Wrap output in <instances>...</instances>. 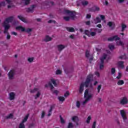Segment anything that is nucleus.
I'll return each instance as SVG.
<instances>
[{
    "mask_svg": "<svg viewBox=\"0 0 128 128\" xmlns=\"http://www.w3.org/2000/svg\"><path fill=\"white\" fill-rule=\"evenodd\" d=\"M92 74H90L88 76L86 81L84 84L82 83L80 84V88H79V92L80 94H82V92H84V86H85L86 88H92Z\"/></svg>",
    "mask_w": 128,
    "mask_h": 128,
    "instance_id": "f257e3e1",
    "label": "nucleus"
},
{
    "mask_svg": "<svg viewBox=\"0 0 128 128\" xmlns=\"http://www.w3.org/2000/svg\"><path fill=\"white\" fill-rule=\"evenodd\" d=\"M84 98L85 100L82 102L83 106L86 104H88V102H90L92 98V94L89 93L88 90H86L84 94Z\"/></svg>",
    "mask_w": 128,
    "mask_h": 128,
    "instance_id": "f03ea898",
    "label": "nucleus"
},
{
    "mask_svg": "<svg viewBox=\"0 0 128 128\" xmlns=\"http://www.w3.org/2000/svg\"><path fill=\"white\" fill-rule=\"evenodd\" d=\"M45 86L46 88H50L54 94H56V96H58V94L60 92L58 90H52V88H54V86H52V83H50V82L46 84Z\"/></svg>",
    "mask_w": 128,
    "mask_h": 128,
    "instance_id": "7ed1b4c3",
    "label": "nucleus"
},
{
    "mask_svg": "<svg viewBox=\"0 0 128 128\" xmlns=\"http://www.w3.org/2000/svg\"><path fill=\"white\" fill-rule=\"evenodd\" d=\"M30 92L32 94H34V92H37L36 95L34 96V98L36 99L38 98H40V91L38 88H34L30 90Z\"/></svg>",
    "mask_w": 128,
    "mask_h": 128,
    "instance_id": "20e7f679",
    "label": "nucleus"
},
{
    "mask_svg": "<svg viewBox=\"0 0 128 128\" xmlns=\"http://www.w3.org/2000/svg\"><path fill=\"white\" fill-rule=\"evenodd\" d=\"M29 114H28L27 115H26L24 117V120H22V122L21 123H20V124H19V127L18 128H24V122H26V120H28V116H29Z\"/></svg>",
    "mask_w": 128,
    "mask_h": 128,
    "instance_id": "39448f33",
    "label": "nucleus"
},
{
    "mask_svg": "<svg viewBox=\"0 0 128 128\" xmlns=\"http://www.w3.org/2000/svg\"><path fill=\"white\" fill-rule=\"evenodd\" d=\"M64 14H69L72 20H74V16H76L74 13L72 11H70V10H64Z\"/></svg>",
    "mask_w": 128,
    "mask_h": 128,
    "instance_id": "423d86ee",
    "label": "nucleus"
},
{
    "mask_svg": "<svg viewBox=\"0 0 128 128\" xmlns=\"http://www.w3.org/2000/svg\"><path fill=\"white\" fill-rule=\"evenodd\" d=\"M108 57V56L106 54H104L102 58H100L101 63L100 64V70H102L104 68V60Z\"/></svg>",
    "mask_w": 128,
    "mask_h": 128,
    "instance_id": "0eeeda50",
    "label": "nucleus"
},
{
    "mask_svg": "<svg viewBox=\"0 0 128 128\" xmlns=\"http://www.w3.org/2000/svg\"><path fill=\"white\" fill-rule=\"evenodd\" d=\"M72 120L76 124V126H80L78 122H80V119L78 116H72Z\"/></svg>",
    "mask_w": 128,
    "mask_h": 128,
    "instance_id": "6e6552de",
    "label": "nucleus"
},
{
    "mask_svg": "<svg viewBox=\"0 0 128 128\" xmlns=\"http://www.w3.org/2000/svg\"><path fill=\"white\" fill-rule=\"evenodd\" d=\"M120 112L124 120L126 122V111H124V110H120Z\"/></svg>",
    "mask_w": 128,
    "mask_h": 128,
    "instance_id": "1a4fd4ad",
    "label": "nucleus"
},
{
    "mask_svg": "<svg viewBox=\"0 0 128 128\" xmlns=\"http://www.w3.org/2000/svg\"><path fill=\"white\" fill-rule=\"evenodd\" d=\"M124 62L122 61L118 62L117 63V66L118 68L124 69Z\"/></svg>",
    "mask_w": 128,
    "mask_h": 128,
    "instance_id": "9d476101",
    "label": "nucleus"
},
{
    "mask_svg": "<svg viewBox=\"0 0 128 128\" xmlns=\"http://www.w3.org/2000/svg\"><path fill=\"white\" fill-rule=\"evenodd\" d=\"M128 102V100L126 97H123L120 101V103L121 104H126Z\"/></svg>",
    "mask_w": 128,
    "mask_h": 128,
    "instance_id": "9b49d317",
    "label": "nucleus"
},
{
    "mask_svg": "<svg viewBox=\"0 0 128 128\" xmlns=\"http://www.w3.org/2000/svg\"><path fill=\"white\" fill-rule=\"evenodd\" d=\"M12 20H14V16H11L8 17L4 21V24H8L9 22H12Z\"/></svg>",
    "mask_w": 128,
    "mask_h": 128,
    "instance_id": "f8f14e48",
    "label": "nucleus"
},
{
    "mask_svg": "<svg viewBox=\"0 0 128 128\" xmlns=\"http://www.w3.org/2000/svg\"><path fill=\"white\" fill-rule=\"evenodd\" d=\"M14 70H11L8 74L9 78L10 80L14 78Z\"/></svg>",
    "mask_w": 128,
    "mask_h": 128,
    "instance_id": "ddd939ff",
    "label": "nucleus"
},
{
    "mask_svg": "<svg viewBox=\"0 0 128 128\" xmlns=\"http://www.w3.org/2000/svg\"><path fill=\"white\" fill-rule=\"evenodd\" d=\"M34 8H36V5H32L30 8H28L26 9V12H34Z\"/></svg>",
    "mask_w": 128,
    "mask_h": 128,
    "instance_id": "4468645a",
    "label": "nucleus"
},
{
    "mask_svg": "<svg viewBox=\"0 0 128 128\" xmlns=\"http://www.w3.org/2000/svg\"><path fill=\"white\" fill-rule=\"evenodd\" d=\"M108 26L111 28V30H114V28H116V24L112 22H108Z\"/></svg>",
    "mask_w": 128,
    "mask_h": 128,
    "instance_id": "2eb2a0df",
    "label": "nucleus"
},
{
    "mask_svg": "<svg viewBox=\"0 0 128 128\" xmlns=\"http://www.w3.org/2000/svg\"><path fill=\"white\" fill-rule=\"evenodd\" d=\"M120 38L119 37H118V36H114L112 38H108V40L112 41V40H120Z\"/></svg>",
    "mask_w": 128,
    "mask_h": 128,
    "instance_id": "dca6fc26",
    "label": "nucleus"
},
{
    "mask_svg": "<svg viewBox=\"0 0 128 128\" xmlns=\"http://www.w3.org/2000/svg\"><path fill=\"white\" fill-rule=\"evenodd\" d=\"M50 82L54 84V86H58V80H54V78H51Z\"/></svg>",
    "mask_w": 128,
    "mask_h": 128,
    "instance_id": "f3484780",
    "label": "nucleus"
},
{
    "mask_svg": "<svg viewBox=\"0 0 128 128\" xmlns=\"http://www.w3.org/2000/svg\"><path fill=\"white\" fill-rule=\"evenodd\" d=\"M16 94L14 92H12L9 94V99L10 100H14V96Z\"/></svg>",
    "mask_w": 128,
    "mask_h": 128,
    "instance_id": "a211bd4d",
    "label": "nucleus"
},
{
    "mask_svg": "<svg viewBox=\"0 0 128 128\" xmlns=\"http://www.w3.org/2000/svg\"><path fill=\"white\" fill-rule=\"evenodd\" d=\"M3 26H4V30H8L10 29V24L8 23L5 24L4 22Z\"/></svg>",
    "mask_w": 128,
    "mask_h": 128,
    "instance_id": "6ab92c4d",
    "label": "nucleus"
},
{
    "mask_svg": "<svg viewBox=\"0 0 128 128\" xmlns=\"http://www.w3.org/2000/svg\"><path fill=\"white\" fill-rule=\"evenodd\" d=\"M66 30L69 32H74V28L72 27H66Z\"/></svg>",
    "mask_w": 128,
    "mask_h": 128,
    "instance_id": "aec40b11",
    "label": "nucleus"
},
{
    "mask_svg": "<svg viewBox=\"0 0 128 128\" xmlns=\"http://www.w3.org/2000/svg\"><path fill=\"white\" fill-rule=\"evenodd\" d=\"M98 10H100V8L96 6L92 7L90 9V12H98Z\"/></svg>",
    "mask_w": 128,
    "mask_h": 128,
    "instance_id": "412c9836",
    "label": "nucleus"
},
{
    "mask_svg": "<svg viewBox=\"0 0 128 128\" xmlns=\"http://www.w3.org/2000/svg\"><path fill=\"white\" fill-rule=\"evenodd\" d=\"M22 2L24 6H28L30 3V0H22Z\"/></svg>",
    "mask_w": 128,
    "mask_h": 128,
    "instance_id": "4be33fe9",
    "label": "nucleus"
},
{
    "mask_svg": "<svg viewBox=\"0 0 128 128\" xmlns=\"http://www.w3.org/2000/svg\"><path fill=\"white\" fill-rule=\"evenodd\" d=\"M18 18H19V20H20L23 22H26V20L22 16H18Z\"/></svg>",
    "mask_w": 128,
    "mask_h": 128,
    "instance_id": "5701e85b",
    "label": "nucleus"
},
{
    "mask_svg": "<svg viewBox=\"0 0 128 128\" xmlns=\"http://www.w3.org/2000/svg\"><path fill=\"white\" fill-rule=\"evenodd\" d=\"M16 30H21V32H24L26 31V29L22 26H18L16 28Z\"/></svg>",
    "mask_w": 128,
    "mask_h": 128,
    "instance_id": "b1692460",
    "label": "nucleus"
},
{
    "mask_svg": "<svg viewBox=\"0 0 128 128\" xmlns=\"http://www.w3.org/2000/svg\"><path fill=\"white\" fill-rule=\"evenodd\" d=\"M52 40V38L48 36H46L44 40V42H50Z\"/></svg>",
    "mask_w": 128,
    "mask_h": 128,
    "instance_id": "393cba45",
    "label": "nucleus"
},
{
    "mask_svg": "<svg viewBox=\"0 0 128 128\" xmlns=\"http://www.w3.org/2000/svg\"><path fill=\"white\" fill-rule=\"evenodd\" d=\"M124 84V81L123 80H119L117 82L118 86H122Z\"/></svg>",
    "mask_w": 128,
    "mask_h": 128,
    "instance_id": "a878e982",
    "label": "nucleus"
},
{
    "mask_svg": "<svg viewBox=\"0 0 128 128\" xmlns=\"http://www.w3.org/2000/svg\"><path fill=\"white\" fill-rule=\"evenodd\" d=\"M81 4L83 6H88V2L83 0L81 2Z\"/></svg>",
    "mask_w": 128,
    "mask_h": 128,
    "instance_id": "bb28decb",
    "label": "nucleus"
},
{
    "mask_svg": "<svg viewBox=\"0 0 128 128\" xmlns=\"http://www.w3.org/2000/svg\"><path fill=\"white\" fill-rule=\"evenodd\" d=\"M56 48H66V46L64 44H59L57 45Z\"/></svg>",
    "mask_w": 128,
    "mask_h": 128,
    "instance_id": "cd10ccee",
    "label": "nucleus"
},
{
    "mask_svg": "<svg viewBox=\"0 0 128 128\" xmlns=\"http://www.w3.org/2000/svg\"><path fill=\"white\" fill-rule=\"evenodd\" d=\"M91 120H92V116H88L86 120V124H90V123Z\"/></svg>",
    "mask_w": 128,
    "mask_h": 128,
    "instance_id": "c85d7f7f",
    "label": "nucleus"
},
{
    "mask_svg": "<svg viewBox=\"0 0 128 128\" xmlns=\"http://www.w3.org/2000/svg\"><path fill=\"white\" fill-rule=\"evenodd\" d=\"M96 24H98V22H100L102 20L99 17H96V19L94 20Z\"/></svg>",
    "mask_w": 128,
    "mask_h": 128,
    "instance_id": "c756f323",
    "label": "nucleus"
},
{
    "mask_svg": "<svg viewBox=\"0 0 128 128\" xmlns=\"http://www.w3.org/2000/svg\"><path fill=\"white\" fill-rule=\"evenodd\" d=\"M58 100L59 102H64V97L60 96H58Z\"/></svg>",
    "mask_w": 128,
    "mask_h": 128,
    "instance_id": "7c9ffc66",
    "label": "nucleus"
},
{
    "mask_svg": "<svg viewBox=\"0 0 128 128\" xmlns=\"http://www.w3.org/2000/svg\"><path fill=\"white\" fill-rule=\"evenodd\" d=\"M54 106H50V110L48 111L49 114H48V116H50V114H50V112H52V110H54Z\"/></svg>",
    "mask_w": 128,
    "mask_h": 128,
    "instance_id": "2f4dec72",
    "label": "nucleus"
},
{
    "mask_svg": "<svg viewBox=\"0 0 128 128\" xmlns=\"http://www.w3.org/2000/svg\"><path fill=\"white\" fill-rule=\"evenodd\" d=\"M126 25L124 24H122L121 32H124V30H126Z\"/></svg>",
    "mask_w": 128,
    "mask_h": 128,
    "instance_id": "473e14b6",
    "label": "nucleus"
},
{
    "mask_svg": "<svg viewBox=\"0 0 128 128\" xmlns=\"http://www.w3.org/2000/svg\"><path fill=\"white\" fill-rule=\"evenodd\" d=\"M34 58L33 57H30L28 58V62H34Z\"/></svg>",
    "mask_w": 128,
    "mask_h": 128,
    "instance_id": "72a5a7b5",
    "label": "nucleus"
},
{
    "mask_svg": "<svg viewBox=\"0 0 128 128\" xmlns=\"http://www.w3.org/2000/svg\"><path fill=\"white\" fill-rule=\"evenodd\" d=\"M116 44H118V46H124V42L122 41L117 42Z\"/></svg>",
    "mask_w": 128,
    "mask_h": 128,
    "instance_id": "f704fd0d",
    "label": "nucleus"
},
{
    "mask_svg": "<svg viewBox=\"0 0 128 128\" xmlns=\"http://www.w3.org/2000/svg\"><path fill=\"white\" fill-rule=\"evenodd\" d=\"M84 34H86V36H89V38L90 36V31H88V30H85Z\"/></svg>",
    "mask_w": 128,
    "mask_h": 128,
    "instance_id": "c9c22d12",
    "label": "nucleus"
},
{
    "mask_svg": "<svg viewBox=\"0 0 128 128\" xmlns=\"http://www.w3.org/2000/svg\"><path fill=\"white\" fill-rule=\"evenodd\" d=\"M122 74L120 72H118V76L116 77L118 80H120L122 78Z\"/></svg>",
    "mask_w": 128,
    "mask_h": 128,
    "instance_id": "e433bc0d",
    "label": "nucleus"
},
{
    "mask_svg": "<svg viewBox=\"0 0 128 128\" xmlns=\"http://www.w3.org/2000/svg\"><path fill=\"white\" fill-rule=\"evenodd\" d=\"M120 58H121V60H126V58H128L126 57L125 54L120 56Z\"/></svg>",
    "mask_w": 128,
    "mask_h": 128,
    "instance_id": "4c0bfd02",
    "label": "nucleus"
},
{
    "mask_svg": "<svg viewBox=\"0 0 128 128\" xmlns=\"http://www.w3.org/2000/svg\"><path fill=\"white\" fill-rule=\"evenodd\" d=\"M76 106L78 108H80V101H77L76 102Z\"/></svg>",
    "mask_w": 128,
    "mask_h": 128,
    "instance_id": "58836bf2",
    "label": "nucleus"
},
{
    "mask_svg": "<svg viewBox=\"0 0 128 128\" xmlns=\"http://www.w3.org/2000/svg\"><path fill=\"white\" fill-rule=\"evenodd\" d=\"M74 128V124L72 122H69L68 128Z\"/></svg>",
    "mask_w": 128,
    "mask_h": 128,
    "instance_id": "ea45409f",
    "label": "nucleus"
},
{
    "mask_svg": "<svg viewBox=\"0 0 128 128\" xmlns=\"http://www.w3.org/2000/svg\"><path fill=\"white\" fill-rule=\"evenodd\" d=\"M115 72H116V68H112L111 69V74H114V76Z\"/></svg>",
    "mask_w": 128,
    "mask_h": 128,
    "instance_id": "a19ab883",
    "label": "nucleus"
},
{
    "mask_svg": "<svg viewBox=\"0 0 128 128\" xmlns=\"http://www.w3.org/2000/svg\"><path fill=\"white\" fill-rule=\"evenodd\" d=\"M70 18L69 16H64V20H66V22H68V20H70Z\"/></svg>",
    "mask_w": 128,
    "mask_h": 128,
    "instance_id": "79ce46f5",
    "label": "nucleus"
},
{
    "mask_svg": "<svg viewBox=\"0 0 128 128\" xmlns=\"http://www.w3.org/2000/svg\"><path fill=\"white\" fill-rule=\"evenodd\" d=\"M70 96V92L66 91L65 94H64V96L66 98L67 96Z\"/></svg>",
    "mask_w": 128,
    "mask_h": 128,
    "instance_id": "37998d69",
    "label": "nucleus"
},
{
    "mask_svg": "<svg viewBox=\"0 0 128 128\" xmlns=\"http://www.w3.org/2000/svg\"><path fill=\"white\" fill-rule=\"evenodd\" d=\"M86 58H88L90 56V51L89 50H86Z\"/></svg>",
    "mask_w": 128,
    "mask_h": 128,
    "instance_id": "c03bdc74",
    "label": "nucleus"
},
{
    "mask_svg": "<svg viewBox=\"0 0 128 128\" xmlns=\"http://www.w3.org/2000/svg\"><path fill=\"white\" fill-rule=\"evenodd\" d=\"M96 122H94L92 124V128H96Z\"/></svg>",
    "mask_w": 128,
    "mask_h": 128,
    "instance_id": "a18cd8bd",
    "label": "nucleus"
},
{
    "mask_svg": "<svg viewBox=\"0 0 128 128\" xmlns=\"http://www.w3.org/2000/svg\"><path fill=\"white\" fill-rule=\"evenodd\" d=\"M56 74H62V70H58L56 72Z\"/></svg>",
    "mask_w": 128,
    "mask_h": 128,
    "instance_id": "49530a36",
    "label": "nucleus"
},
{
    "mask_svg": "<svg viewBox=\"0 0 128 128\" xmlns=\"http://www.w3.org/2000/svg\"><path fill=\"white\" fill-rule=\"evenodd\" d=\"M99 16H100V18L101 20H104L106 18V17L104 15L100 14Z\"/></svg>",
    "mask_w": 128,
    "mask_h": 128,
    "instance_id": "de8ad7c7",
    "label": "nucleus"
},
{
    "mask_svg": "<svg viewBox=\"0 0 128 128\" xmlns=\"http://www.w3.org/2000/svg\"><path fill=\"white\" fill-rule=\"evenodd\" d=\"M45 114L46 112L44 111H42V113L41 118H44Z\"/></svg>",
    "mask_w": 128,
    "mask_h": 128,
    "instance_id": "09e8293b",
    "label": "nucleus"
},
{
    "mask_svg": "<svg viewBox=\"0 0 128 128\" xmlns=\"http://www.w3.org/2000/svg\"><path fill=\"white\" fill-rule=\"evenodd\" d=\"M12 116H14V115L10 114L6 116V118H12Z\"/></svg>",
    "mask_w": 128,
    "mask_h": 128,
    "instance_id": "8fccbe9b",
    "label": "nucleus"
},
{
    "mask_svg": "<svg viewBox=\"0 0 128 128\" xmlns=\"http://www.w3.org/2000/svg\"><path fill=\"white\" fill-rule=\"evenodd\" d=\"M96 32H90V36H96Z\"/></svg>",
    "mask_w": 128,
    "mask_h": 128,
    "instance_id": "3c124183",
    "label": "nucleus"
},
{
    "mask_svg": "<svg viewBox=\"0 0 128 128\" xmlns=\"http://www.w3.org/2000/svg\"><path fill=\"white\" fill-rule=\"evenodd\" d=\"M60 120L61 124H64V118H62V116H60Z\"/></svg>",
    "mask_w": 128,
    "mask_h": 128,
    "instance_id": "603ef678",
    "label": "nucleus"
},
{
    "mask_svg": "<svg viewBox=\"0 0 128 128\" xmlns=\"http://www.w3.org/2000/svg\"><path fill=\"white\" fill-rule=\"evenodd\" d=\"M102 88V85H99L97 88V90H98V92H100V90Z\"/></svg>",
    "mask_w": 128,
    "mask_h": 128,
    "instance_id": "864d4df0",
    "label": "nucleus"
},
{
    "mask_svg": "<svg viewBox=\"0 0 128 128\" xmlns=\"http://www.w3.org/2000/svg\"><path fill=\"white\" fill-rule=\"evenodd\" d=\"M48 24H52V22H54V24H56V21L55 20H49L48 21Z\"/></svg>",
    "mask_w": 128,
    "mask_h": 128,
    "instance_id": "5fc2aeb1",
    "label": "nucleus"
},
{
    "mask_svg": "<svg viewBox=\"0 0 128 128\" xmlns=\"http://www.w3.org/2000/svg\"><path fill=\"white\" fill-rule=\"evenodd\" d=\"M96 32L98 34H100L102 32V29H98L96 30Z\"/></svg>",
    "mask_w": 128,
    "mask_h": 128,
    "instance_id": "6e6d98bb",
    "label": "nucleus"
},
{
    "mask_svg": "<svg viewBox=\"0 0 128 128\" xmlns=\"http://www.w3.org/2000/svg\"><path fill=\"white\" fill-rule=\"evenodd\" d=\"M95 74L98 78H100V72H96Z\"/></svg>",
    "mask_w": 128,
    "mask_h": 128,
    "instance_id": "4d7b16f0",
    "label": "nucleus"
},
{
    "mask_svg": "<svg viewBox=\"0 0 128 128\" xmlns=\"http://www.w3.org/2000/svg\"><path fill=\"white\" fill-rule=\"evenodd\" d=\"M48 4L50 6H54V2H48Z\"/></svg>",
    "mask_w": 128,
    "mask_h": 128,
    "instance_id": "13d9d810",
    "label": "nucleus"
},
{
    "mask_svg": "<svg viewBox=\"0 0 128 128\" xmlns=\"http://www.w3.org/2000/svg\"><path fill=\"white\" fill-rule=\"evenodd\" d=\"M92 18V15L90 14H87L86 16V18Z\"/></svg>",
    "mask_w": 128,
    "mask_h": 128,
    "instance_id": "bf43d9fd",
    "label": "nucleus"
},
{
    "mask_svg": "<svg viewBox=\"0 0 128 128\" xmlns=\"http://www.w3.org/2000/svg\"><path fill=\"white\" fill-rule=\"evenodd\" d=\"M1 6H6V2H2L0 3Z\"/></svg>",
    "mask_w": 128,
    "mask_h": 128,
    "instance_id": "052dcab7",
    "label": "nucleus"
},
{
    "mask_svg": "<svg viewBox=\"0 0 128 128\" xmlns=\"http://www.w3.org/2000/svg\"><path fill=\"white\" fill-rule=\"evenodd\" d=\"M26 32H32V29L28 28L26 30Z\"/></svg>",
    "mask_w": 128,
    "mask_h": 128,
    "instance_id": "680f3d73",
    "label": "nucleus"
},
{
    "mask_svg": "<svg viewBox=\"0 0 128 128\" xmlns=\"http://www.w3.org/2000/svg\"><path fill=\"white\" fill-rule=\"evenodd\" d=\"M11 34H12L13 36H16L18 34L14 32H11Z\"/></svg>",
    "mask_w": 128,
    "mask_h": 128,
    "instance_id": "e2e57ef3",
    "label": "nucleus"
},
{
    "mask_svg": "<svg viewBox=\"0 0 128 128\" xmlns=\"http://www.w3.org/2000/svg\"><path fill=\"white\" fill-rule=\"evenodd\" d=\"M109 48H114V45H109Z\"/></svg>",
    "mask_w": 128,
    "mask_h": 128,
    "instance_id": "0e129e2a",
    "label": "nucleus"
},
{
    "mask_svg": "<svg viewBox=\"0 0 128 128\" xmlns=\"http://www.w3.org/2000/svg\"><path fill=\"white\" fill-rule=\"evenodd\" d=\"M86 24L87 26H90V21H87L86 22Z\"/></svg>",
    "mask_w": 128,
    "mask_h": 128,
    "instance_id": "69168bd1",
    "label": "nucleus"
},
{
    "mask_svg": "<svg viewBox=\"0 0 128 128\" xmlns=\"http://www.w3.org/2000/svg\"><path fill=\"white\" fill-rule=\"evenodd\" d=\"M97 28H102V24H98L96 26Z\"/></svg>",
    "mask_w": 128,
    "mask_h": 128,
    "instance_id": "338daca9",
    "label": "nucleus"
},
{
    "mask_svg": "<svg viewBox=\"0 0 128 128\" xmlns=\"http://www.w3.org/2000/svg\"><path fill=\"white\" fill-rule=\"evenodd\" d=\"M6 38L7 40H10V34L7 35Z\"/></svg>",
    "mask_w": 128,
    "mask_h": 128,
    "instance_id": "774afa93",
    "label": "nucleus"
}]
</instances>
